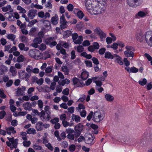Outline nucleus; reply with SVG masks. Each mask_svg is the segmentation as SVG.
I'll list each match as a JSON object with an SVG mask.
<instances>
[{
    "label": "nucleus",
    "instance_id": "28",
    "mask_svg": "<svg viewBox=\"0 0 152 152\" xmlns=\"http://www.w3.org/2000/svg\"><path fill=\"white\" fill-rule=\"evenodd\" d=\"M61 70L64 72L65 75H68L69 74V69L66 66H63L61 67Z\"/></svg>",
    "mask_w": 152,
    "mask_h": 152
},
{
    "label": "nucleus",
    "instance_id": "16",
    "mask_svg": "<svg viewBox=\"0 0 152 152\" xmlns=\"http://www.w3.org/2000/svg\"><path fill=\"white\" fill-rule=\"evenodd\" d=\"M89 75L87 71H85L82 72L80 77L82 80H85L88 77Z\"/></svg>",
    "mask_w": 152,
    "mask_h": 152
},
{
    "label": "nucleus",
    "instance_id": "4",
    "mask_svg": "<svg viewBox=\"0 0 152 152\" xmlns=\"http://www.w3.org/2000/svg\"><path fill=\"white\" fill-rule=\"evenodd\" d=\"M83 125L81 123H79L75 126L74 127V131L76 138H78L80 135L83 129Z\"/></svg>",
    "mask_w": 152,
    "mask_h": 152
},
{
    "label": "nucleus",
    "instance_id": "3",
    "mask_svg": "<svg viewBox=\"0 0 152 152\" xmlns=\"http://www.w3.org/2000/svg\"><path fill=\"white\" fill-rule=\"evenodd\" d=\"M94 32L99 37L101 41H104L106 37V34L99 28L96 27L94 30Z\"/></svg>",
    "mask_w": 152,
    "mask_h": 152
},
{
    "label": "nucleus",
    "instance_id": "19",
    "mask_svg": "<svg viewBox=\"0 0 152 152\" xmlns=\"http://www.w3.org/2000/svg\"><path fill=\"white\" fill-rule=\"evenodd\" d=\"M124 54L126 57H131L133 58L134 56V53L131 50H126L124 52Z\"/></svg>",
    "mask_w": 152,
    "mask_h": 152
},
{
    "label": "nucleus",
    "instance_id": "56",
    "mask_svg": "<svg viewBox=\"0 0 152 152\" xmlns=\"http://www.w3.org/2000/svg\"><path fill=\"white\" fill-rule=\"evenodd\" d=\"M38 16L40 18H43L45 17V13L43 11H40L38 13Z\"/></svg>",
    "mask_w": 152,
    "mask_h": 152
},
{
    "label": "nucleus",
    "instance_id": "39",
    "mask_svg": "<svg viewBox=\"0 0 152 152\" xmlns=\"http://www.w3.org/2000/svg\"><path fill=\"white\" fill-rule=\"evenodd\" d=\"M77 16L80 19H82L84 16V14L81 11H78L77 13Z\"/></svg>",
    "mask_w": 152,
    "mask_h": 152
},
{
    "label": "nucleus",
    "instance_id": "52",
    "mask_svg": "<svg viewBox=\"0 0 152 152\" xmlns=\"http://www.w3.org/2000/svg\"><path fill=\"white\" fill-rule=\"evenodd\" d=\"M62 124L63 126L65 127H67L68 126H71V125H70V124L67 121L65 120H63L62 121Z\"/></svg>",
    "mask_w": 152,
    "mask_h": 152
},
{
    "label": "nucleus",
    "instance_id": "15",
    "mask_svg": "<svg viewBox=\"0 0 152 152\" xmlns=\"http://www.w3.org/2000/svg\"><path fill=\"white\" fill-rule=\"evenodd\" d=\"M7 133L9 135H11V133L14 134L16 133V131L15 130L14 127L11 126L7 128L6 129Z\"/></svg>",
    "mask_w": 152,
    "mask_h": 152
},
{
    "label": "nucleus",
    "instance_id": "18",
    "mask_svg": "<svg viewBox=\"0 0 152 152\" xmlns=\"http://www.w3.org/2000/svg\"><path fill=\"white\" fill-rule=\"evenodd\" d=\"M114 56L115 57H116V61H117V62L118 64L121 65H123L124 63L123 61V59L121 57L116 54H114Z\"/></svg>",
    "mask_w": 152,
    "mask_h": 152
},
{
    "label": "nucleus",
    "instance_id": "27",
    "mask_svg": "<svg viewBox=\"0 0 152 152\" xmlns=\"http://www.w3.org/2000/svg\"><path fill=\"white\" fill-rule=\"evenodd\" d=\"M83 41V38L82 36H80L78 37V39L74 41V43L75 44L80 45L81 43Z\"/></svg>",
    "mask_w": 152,
    "mask_h": 152
},
{
    "label": "nucleus",
    "instance_id": "42",
    "mask_svg": "<svg viewBox=\"0 0 152 152\" xmlns=\"http://www.w3.org/2000/svg\"><path fill=\"white\" fill-rule=\"evenodd\" d=\"M85 106L83 104H78V107L76 108L77 110H79L81 109L84 110L85 109Z\"/></svg>",
    "mask_w": 152,
    "mask_h": 152
},
{
    "label": "nucleus",
    "instance_id": "47",
    "mask_svg": "<svg viewBox=\"0 0 152 152\" xmlns=\"http://www.w3.org/2000/svg\"><path fill=\"white\" fill-rule=\"evenodd\" d=\"M37 22V21L36 19L32 20L29 22L28 24V26L31 27Z\"/></svg>",
    "mask_w": 152,
    "mask_h": 152
},
{
    "label": "nucleus",
    "instance_id": "35",
    "mask_svg": "<svg viewBox=\"0 0 152 152\" xmlns=\"http://www.w3.org/2000/svg\"><path fill=\"white\" fill-rule=\"evenodd\" d=\"M8 15V19L9 21H13L14 19V17L13 16L12 14H10L9 12H7L5 13L4 15Z\"/></svg>",
    "mask_w": 152,
    "mask_h": 152
},
{
    "label": "nucleus",
    "instance_id": "24",
    "mask_svg": "<svg viewBox=\"0 0 152 152\" xmlns=\"http://www.w3.org/2000/svg\"><path fill=\"white\" fill-rule=\"evenodd\" d=\"M114 56L112 55L111 53L109 51H107L105 52L104 54V57L106 58L112 59L114 58Z\"/></svg>",
    "mask_w": 152,
    "mask_h": 152
},
{
    "label": "nucleus",
    "instance_id": "60",
    "mask_svg": "<svg viewBox=\"0 0 152 152\" xmlns=\"http://www.w3.org/2000/svg\"><path fill=\"white\" fill-rule=\"evenodd\" d=\"M71 55V59L72 60L76 58V55L75 54V52L74 50H72L70 53Z\"/></svg>",
    "mask_w": 152,
    "mask_h": 152
},
{
    "label": "nucleus",
    "instance_id": "34",
    "mask_svg": "<svg viewBox=\"0 0 152 152\" xmlns=\"http://www.w3.org/2000/svg\"><path fill=\"white\" fill-rule=\"evenodd\" d=\"M28 134H36V130L33 128H29L26 131Z\"/></svg>",
    "mask_w": 152,
    "mask_h": 152
},
{
    "label": "nucleus",
    "instance_id": "9",
    "mask_svg": "<svg viewBox=\"0 0 152 152\" xmlns=\"http://www.w3.org/2000/svg\"><path fill=\"white\" fill-rule=\"evenodd\" d=\"M26 89V87L24 86H22L21 88L18 87L16 91V96H20L24 95Z\"/></svg>",
    "mask_w": 152,
    "mask_h": 152
},
{
    "label": "nucleus",
    "instance_id": "2",
    "mask_svg": "<svg viewBox=\"0 0 152 152\" xmlns=\"http://www.w3.org/2000/svg\"><path fill=\"white\" fill-rule=\"evenodd\" d=\"M144 36L145 40L148 45L152 47V31L146 32Z\"/></svg>",
    "mask_w": 152,
    "mask_h": 152
},
{
    "label": "nucleus",
    "instance_id": "59",
    "mask_svg": "<svg viewBox=\"0 0 152 152\" xmlns=\"http://www.w3.org/2000/svg\"><path fill=\"white\" fill-rule=\"evenodd\" d=\"M85 63L86 64V66L89 67H92V64L91 62L90 61H85Z\"/></svg>",
    "mask_w": 152,
    "mask_h": 152
},
{
    "label": "nucleus",
    "instance_id": "13",
    "mask_svg": "<svg viewBox=\"0 0 152 152\" xmlns=\"http://www.w3.org/2000/svg\"><path fill=\"white\" fill-rule=\"evenodd\" d=\"M72 81L73 84L76 87L81 86L82 83L80 81L79 79L78 78L76 77H74L72 79Z\"/></svg>",
    "mask_w": 152,
    "mask_h": 152
},
{
    "label": "nucleus",
    "instance_id": "33",
    "mask_svg": "<svg viewBox=\"0 0 152 152\" xmlns=\"http://www.w3.org/2000/svg\"><path fill=\"white\" fill-rule=\"evenodd\" d=\"M72 32L71 31L67 30L64 32L63 35V37L64 38H66L72 35Z\"/></svg>",
    "mask_w": 152,
    "mask_h": 152
},
{
    "label": "nucleus",
    "instance_id": "55",
    "mask_svg": "<svg viewBox=\"0 0 152 152\" xmlns=\"http://www.w3.org/2000/svg\"><path fill=\"white\" fill-rule=\"evenodd\" d=\"M28 53L29 56L31 57H34L35 56V52L33 50H30Z\"/></svg>",
    "mask_w": 152,
    "mask_h": 152
},
{
    "label": "nucleus",
    "instance_id": "40",
    "mask_svg": "<svg viewBox=\"0 0 152 152\" xmlns=\"http://www.w3.org/2000/svg\"><path fill=\"white\" fill-rule=\"evenodd\" d=\"M94 115L93 112L91 111L87 117V119L88 121H90L92 118H93Z\"/></svg>",
    "mask_w": 152,
    "mask_h": 152
},
{
    "label": "nucleus",
    "instance_id": "58",
    "mask_svg": "<svg viewBox=\"0 0 152 152\" xmlns=\"http://www.w3.org/2000/svg\"><path fill=\"white\" fill-rule=\"evenodd\" d=\"M82 44L83 46H88L90 45V43L89 40H86L83 41Z\"/></svg>",
    "mask_w": 152,
    "mask_h": 152
},
{
    "label": "nucleus",
    "instance_id": "12",
    "mask_svg": "<svg viewBox=\"0 0 152 152\" xmlns=\"http://www.w3.org/2000/svg\"><path fill=\"white\" fill-rule=\"evenodd\" d=\"M125 69L129 73H136L138 71V69L134 66H132L131 68L129 67H125Z\"/></svg>",
    "mask_w": 152,
    "mask_h": 152
},
{
    "label": "nucleus",
    "instance_id": "22",
    "mask_svg": "<svg viewBox=\"0 0 152 152\" xmlns=\"http://www.w3.org/2000/svg\"><path fill=\"white\" fill-rule=\"evenodd\" d=\"M143 36L141 31L136 35V39L137 41L142 42L143 40Z\"/></svg>",
    "mask_w": 152,
    "mask_h": 152
},
{
    "label": "nucleus",
    "instance_id": "37",
    "mask_svg": "<svg viewBox=\"0 0 152 152\" xmlns=\"http://www.w3.org/2000/svg\"><path fill=\"white\" fill-rule=\"evenodd\" d=\"M7 38L11 39L12 41H14L15 39L16 36L13 34H9L7 36Z\"/></svg>",
    "mask_w": 152,
    "mask_h": 152
},
{
    "label": "nucleus",
    "instance_id": "5",
    "mask_svg": "<svg viewBox=\"0 0 152 152\" xmlns=\"http://www.w3.org/2000/svg\"><path fill=\"white\" fill-rule=\"evenodd\" d=\"M142 0H127V3L130 7H136L140 5Z\"/></svg>",
    "mask_w": 152,
    "mask_h": 152
},
{
    "label": "nucleus",
    "instance_id": "38",
    "mask_svg": "<svg viewBox=\"0 0 152 152\" xmlns=\"http://www.w3.org/2000/svg\"><path fill=\"white\" fill-rule=\"evenodd\" d=\"M67 22L60 23H61V25H60V28L61 30H63L67 27Z\"/></svg>",
    "mask_w": 152,
    "mask_h": 152
},
{
    "label": "nucleus",
    "instance_id": "57",
    "mask_svg": "<svg viewBox=\"0 0 152 152\" xmlns=\"http://www.w3.org/2000/svg\"><path fill=\"white\" fill-rule=\"evenodd\" d=\"M59 121V118H55L51 120L50 122L53 124H56Z\"/></svg>",
    "mask_w": 152,
    "mask_h": 152
},
{
    "label": "nucleus",
    "instance_id": "63",
    "mask_svg": "<svg viewBox=\"0 0 152 152\" xmlns=\"http://www.w3.org/2000/svg\"><path fill=\"white\" fill-rule=\"evenodd\" d=\"M33 148L35 150H40L42 149V147L37 145H33Z\"/></svg>",
    "mask_w": 152,
    "mask_h": 152
},
{
    "label": "nucleus",
    "instance_id": "26",
    "mask_svg": "<svg viewBox=\"0 0 152 152\" xmlns=\"http://www.w3.org/2000/svg\"><path fill=\"white\" fill-rule=\"evenodd\" d=\"M147 14V12H145L142 11H140L135 15V17L137 18L138 16L139 17L142 18L145 17Z\"/></svg>",
    "mask_w": 152,
    "mask_h": 152
},
{
    "label": "nucleus",
    "instance_id": "32",
    "mask_svg": "<svg viewBox=\"0 0 152 152\" xmlns=\"http://www.w3.org/2000/svg\"><path fill=\"white\" fill-rule=\"evenodd\" d=\"M17 10L20 11L19 12V13L25 14L26 12V10L25 9L23 8L20 5L17 6Z\"/></svg>",
    "mask_w": 152,
    "mask_h": 152
},
{
    "label": "nucleus",
    "instance_id": "48",
    "mask_svg": "<svg viewBox=\"0 0 152 152\" xmlns=\"http://www.w3.org/2000/svg\"><path fill=\"white\" fill-rule=\"evenodd\" d=\"M46 46L43 43L41 44L39 47V49L41 50H44L46 49Z\"/></svg>",
    "mask_w": 152,
    "mask_h": 152
},
{
    "label": "nucleus",
    "instance_id": "14",
    "mask_svg": "<svg viewBox=\"0 0 152 152\" xmlns=\"http://www.w3.org/2000/svg\"><path fill=\"white\" fill-rule=\"evenodd\" d=\"M35 127L37 131H41L43 128V124L42 122L39 121L36 124Z\"/></svg>",
    "mask_w": 152,
    "mask_h": 152
},
{
    "label": "nucleus",
    "instance_id": "23",
    "mask_svg": "<svg viewBox=\"0 0 152 152\" xmlns=\"http://www.w3.org/2000/svg\"><path fill=\"white\" fill-rule=\"evenodd\" d=\"M7 71V68L3 65H0V74L3 75L4 74L5 72Z\"/></svg>",
    "mask_w": 152,
    "mask_h": 152
},
{
    "label": "nucleus",
    "instance_id": "49",
    "mask_svg": "<svg viewBox=\"0 0 152 152\" xmlns=\"http://www.w3.org/2000/svg\"><path fill=\"white\" fill-rule=\"evenodd\" d=\"M84 48L83 46L81 45H79L77 47V51L79 53H80L83 52L84 50Z\"/></svg>",
    "mask_w": 152,
    "mask_h": 152
},
{
    "label": "nucleus",
    "instance_id": "21",
    "mask_svg": "<svg viewBox=\"0 0 152 152\" xmlns=\"http://www.w3.org/2000/svg\"><path fill=\"white\" fill-rule=\"evenodd\" d=\"M105 99L108 102H112L114 99V97L109 94H106L104 96Z\"/></svg>",
    "mask_w": 152,
    "mask_h": 152
},
{
    "label": "nucleus",
    "instance_id": "29",
    "mask_svg": "<svg viewBox=\"0 0 152 152\" xmlns=\"http://www.w3.org/2000/svg\"><path fill=\"white\" fill-rule=\"evenodd\" d=\"M54 37H50L47 38L45 40V42L47 45H49L54 40Z\"/></svg>",
    "mask_w": 152,
    "mask_h": 152
},
{
    "label": "nucleus",
    "instance_id": "31",
    "mask_svg": "<svg viewBox=\"0 0 152 152\" xmlns=\"http://www.w3.org/2000/svg\"><path fill=\"white\" fill-rule=\"evenodd\" d=\"M43 23V24L45 27H48L49 26L51 27V24L50 22L47 20H42L40 21Z\"/></svg>",
    "mask_w": 152,
    "mask_h": 152
},
{
    "label": "nucleus",
    "instance_id": "53",
    "mask_svg": "<svg viewBox=\"0 0 152 152\" xmlns=\"http://www.w3.org/2000/svg\"><path fill=\"white\" fill-rule=\"evenodd\" d=\"M73 8L74 6L73 5L71 4H69L67 6V9L70 12H72V11Z\"/></svg>",
    "mask_w": 152,
    "mask_h": 152
},
{
    "label": "nucleus",
    "instance_id": "36",
    "mask_svg": "<svg viewBox=\"0 0 152 152\" xmlns=\"http://www.w3.org/2000/svg\"><path fill=\"white\" fill-rule=\"evenodd\" d=\"M42 42V40L41 37H36L33 40V42L37 43V44H40Z\"/></svg>",
    "mask_w": 152,
    "mask_h": 152
},
{
    "label": "nucleus",
    "instance_id": "1",
    "mask_svg": "<svg viewBox=\"0 0 152 152\" xmlns=\"http://www.w3.org/2000/svg\"><path fill=\"white\" fill-rule=\"evenodd\" d=\"M94 1V0H93ZM106 0H95V1H96L98 3L100 4H104V3H105V2L106 1ZM91 0H86V8L88 9V10H89L90 11V12H91V10H92V9H91V8H88L87 7V4L89 6V5H90L91 6V5L92 4V3H90V2H89V1H91ZM89 7L90 6H89ZM104 12V10H102V8L100 7L99 6H96L95 8L92 10V13L94 15H97L101 13H102Z\"/></svg>",
    "mask_w": 152,
    "mask_h": 152
},
{
    "label": "nucleus",
    "instance_id": "62",
    "mask_svg": "<svg viewBox=\"0 0 152 152\" xmlns=\"http://www.w3.org/2000/svg\"><path fill=\"white\" fill-rule=\"evenodd\" d=\"M86 97V96L84 94H83L81 96L80 98L78 99L77 101L81 102H83L85 100Z\"/></svg>",
    "mask_w": 152,
    "mask_h": 152
},
{
    "label": "nucleus",
    "instance_id": "51",
    "mask_svg": "<svg viewBox=\"0 0 152 152\" xmlns=\"http://www.w3.org/2000/svg\"><path fill=\"white\" fill-rule=\"evenodd\" d=\"M0 96L3 99L6 98V96L4 94V91L3 90L0 89Z\"/></svg>",
    "mask_w": 152,
    "mask_h": 152
},
{
    "label": "nucleus",
    "instance_id": "61",
    "mask_svg": "<svg viewBox=\"0 0 152 152\" xmlns=\"http://www.w3.org/2000/svg\"><path fill=\"white\" fill-rule=\"evenodd\" d=\"M124 63L125 65L126 66V67H129L130 65V62L128 60V59L126 58H124Z\"/></svg>",
    "mask_w": 152,
    "mask_h": 152
},
{
    "label": "nucleus",
    "instance_id": "20",
    "mask_svg": "<svg viewBox=\"0 0 152 152\" xmlns=\"http://www.w3.org/2000/svg\"><path fill=\"white\" fill-rule=\"evenodd\" d=\"M24 109L26 110H31V104L28 102L23 104Z\"/></svg>",
    "mask_w": 152,
    "mask_h": 152
},
{
    "label": "nucleus",
    "instance_id": "8",
    "mask_svg": "<svg viewBox=\"0 0 152 152\" xmlns=\"http://www.w3.org/2000/svg\"><path fill=\"white\" fill-rule=\"evenodd\" d=\"M94 138L91 134L86 136L85 137V142L87 144L92 145L95 142L94 141Z\"/></svg>",
    "mask_w": 152,
    "mask_h": 152
},
{
    "label": "nucleus",
    "instance_id": "7",
    "mask_svg": "<svg viewBox=\"0 0 152 152\" xmlns=\"http://www.w3.org/2000/svg\"><path fill=\"white\" fill-rule=\"evenodd\" d=\"M101 114L98 112H95L93 117L92 120L96 122H99L103 118Z\"/></svg>",
    "mask_w": 152,
    "mask_h": 152
},
{
    "label": "nucleus",
    "instance_id": "10",
    "mask_svg": "<svg viewBox=\"0 0 152 152\" xmlns=\"http://www.w3.org/2000/svg\"><path fill=\"white\" fill-rule=\"evenodd\" d=\"M37 10H30L28 12V17L31 19H33L37 14Z\"/></svg>",
    "mask_w": 152,
    "mask_h": 152
},
{
    "label": "nucleus",
    "instance_id": "54",
    "mask_svg": "<svg viewBox=\"0 0 152 152\" xmlns=\"http://www.w3.org/2000/svg\"><path fill=\"white\" fill-rule=\"evenodd\" d=\"M45 146L50 151H53V150L54 148L52 146L51 144L50 143H48L47 144H45Z\"/></svg>",
    "mask_w": 152,
    "mask_h": 152
},
{
    "label": "nucleus",
    "instance_id": "44",
    "mask_svg": "<svg viewBox=\"0 0 152 152\" xmlns=\"http://www.w3.org/2000/svg\"><path fill=\"white\" fill-rule=\"evenodd\" d=\"M106 49L105 48H102L99 49L98 53L100 55H103L105 53Z\"/></svg>",
    "mask_w": 152,
    "mask_h": 152
},
{
    "label": "nucleus",
    "instance_id": "30",
    "mask_svg": "<svg viewBox=\"0 0 152 152\" xmlns=\"http://www.w3.org/2000/svg\"><path fill=\"white\" fill-rule=\"evenodd\" d=\"M45 112L44 110H42L40 113V115H39L40 118L43 121H44L46 120V118L45 116Z\"/></svg>",
    "mask_w": 152,
    "mask_h": 152
},
{
    "label": "nucleus",
    "instance_id": "41",
    "mask_svg": "<svg viewBox=\"0 0 152 152\" xmlns=\"http://www.w3.org/2000/svg\"><path fill=\"white\" fill-rule=\"evenodd\" d=\"M24 57L23 55H20L17 58V61L19 63L23 62L24 61Z\"/></svg>",
    "mask_w": 152,
    "mask_h": 152
},
{
    "label": "nucleus",
    "instance_id": "46",
    "mask_svg": "<svg viewBox=\"0 0 152 152\" xmlns=\"http://www.w3.org/2000/svg\"><path fill=\"white\" fill-rule=\"evenodd\" d=\"M92 45L95 50L98 49L99 48V45L98 43L97 42H93Z\"/></svg>",
    "mask_w": 152,
    "mask_h": 152
},
{
    "label": "nucleus",
    "instance_id": "64",
    "mask_svg": "<svg viewBox=\"0 0 152 152\" xmlns=\"http://www.w3.org/2000/svg\"><path fill=\"white\" fill-rule=\"evenodd\" d=\"M75 145L74 144H72L69 146V150L70 151L73 152L75 150Z\"/></svg>",
    "mask_w": 152,
    "mask_h": 152
},
{
    "label": "nucleus",
    "instance_id": "25",
    "mask_svg": "<svg viewBox=\"0 0 152 152\" xmlns=\"http://www.w3.org/2000/svg\"><path fill=\"white\" fill-rule=\"evenodd\" d=\"M80 116L76 115L74 114H73L72 116V119L73 121H75L77 123H78L80 121Z\"/></svg>",
    "mask_w": 152,
    "mask_h": 152
},
{
    "label": "nucleus",
    "instance_id": "6",
    "mask_svg": "<svg viewBox=\"0 0 152 152\" xmlns=\"http://www.w3.org/2000/svg\"><path fill=\"white\" fill-rule=\"evenodd\" d=\"M66 132L68 134L66 136L67 138L71 140H74L75 137L74 130L71 128H68L66 129Z\"/></svg>",
    "mask_w": 152,
    "mask_h": 152
},
{
    "label": "nucleus",
    "instance_id": "45",
    "mask_svg": "<svg viewBox=\"0 0 152 152\" xmlns=\"http://www.w3.org/2000/svg\"><path fill=\"white\" fill-rule=\"evenodd\" d=\"M147 80L145 78H143L142 80H140L139 83L142 86L145 85L147 83Z\"/></svg>",
    "mask_w": 152,
    "mask_h": 152
},
{
    "label": "nucleus",
    "instance_id": "50",
    "mask_svg": "<svg viewBox=\"0 0 152 152\" xmlns=\"http://www.w3.org/2000/svg\"><path fill=\"white\" fill-rule=\"evenodd\" d=\"M92 60L93 61V63L96 65H98L99 64V62L97 58L93 57L92 58Z\"/></svg>",
    "mask_w": 152,
    "mask_h": 152
},
{
    "label": "nucleus",
    "instance_id": "11",
    "mask_svg": "<svg viewBox=\"0 0 152 152\" xmlns=\"http://www.w3.org/2000/svg\"><path fill=\"white\" fill-rule=\"evenodd\" d=\"M7 139L9 140V142H11L13 147L15 148L16 149L17 147V145L18 143V140L17 139L14 140V138L13 137L10 138L8 137H7Z\"/></svg>",
    "mask_w": 152,
    "mask_h": 152
},
{
    "label": "nucleus",
    "instance_id": "17",
    "mask_svg": "<svg viewBox=\"0 0 152 152\" xmlns=\"http://www.w3.org/2000/svg\"><path fill=\"white\" fill-rule=\"evenodd\" d=\"M58 15L56 14L55 16L52 17L50 21L52 24L53 25H56L58 23Z\"/></svg>",
    "mask_w": 152,
    "mask_h": 152
},
{
    "label": "nucleus",
    "instance_id": "43",
    "mask_svg": "<svg viewBox=\"0 0 152 152\" xmlns=\"http://www.w3.org/2000/svg\"><path fill=\"white\" fill-rule=\"evenodd\" d=\"M11 8V7L10 5H7L6 6L3 7L2 8V10L4 12H7L8 10Z\"/></svg>",
    "mask_w": 152,
    "mask_h": 152
}]
</instances>
